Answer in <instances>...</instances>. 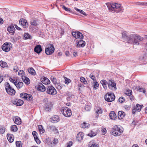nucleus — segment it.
<instances>
[{"label": "nucleus", "mask_w": 147, "mask_h": 147, "mask_svg": "<svg viewBox=\"0 0 147 147\" xmlns=\"http://www.w3.org/2000/svg\"><path fill=\"white\" fill-rule=\"evenodd\" d=\"M0 65L2 67H7V63L2 61H0Z\"/></svg>", "instance_id": "f704fd0d"}, {"label": "nucleus", "mask_w": 147, "mask_h": 147, "mask_svg": "<svg viewBox=\"0 0 147 147\" xmlns=\"http://www.w3.org/2000/svg\"><path fill=\"white\" fill-rule=\"evenodd\" d=\"M42 82L45 84H48L50 83V82L48 79L46 78H44L43 80H42Z\"/></svg>", "instance_id": "473e14b6"}, {"label": "nucleus", "mask_w": 147, "mask_h": 147, "mask_svg": "<svg viewBox=\"0 0 147 147\" xmlns=\"http://www.w3.org/2000/svg\"><path fill=\"white\" fill-rule=\"evenodd\" d=\"M96 113V116L98 117L99 114H101L102 113V110L101 108L98 107L96 109H95Z\"/></svg>", "instance_id": "c85d7f7f"}, {"label": "nucleus", "mask_w": 147, "mask_h": 147, "mask_svg": "<svg viewBox=\"0 0 147 147\" xmlns=\"http://www.w3.org/2000/svg\"><path fill=\"white\" fill-rule=\"evenodd\" d=\"M99 131V129L96 130V131H95L94 129L91 130L90 132L87 135L91 137H93L96 136L97 133Z\"/></svg>", "instance_id": "aec40b11"}, {"label": "nucleus", "mask_w": 147, "mask_h": 147, "mask_svg": "<svg viewBox=\"0 0 147 147\" xmlns=\"http://www.w3.org/2000/svg\"><path fill=\"white\" fill-rule=\"evenodd\" d=\"M37 89L38 90L43 92L46 90V88L45 86L41 83H39L38 85L36 86Z\"/></svg>", "instance_id": "2eb2a0df"}, {"label": "nucleus", "mask_w": 147, "mask_h": 147, "mask_svg": "<svg viewBox=\"0 0 147 147\" xmlns=\"http://www.w3.org/2000/svg\"><path fill=\"white\" fill-rule=\"evenodd\" d=\"M123 9L121 7H120L119 9H118L117 10H116V13H118L119 12H123Z\"/></svg>", "instance_id": "0e129e2a"}, {"label": "nucleus", "mask_w": 147, "mask_h": 147, "mask_svg": "<svg viewBox=\"0 0 147 147\" xmlns=\"http://www.w3.org/2000/svg\"><path fill=\"white\" fill-rule=\"evenodd\" d=\"M110 118L112 119H115L116 118L117 116L115 112L112 111L110 112L109 114Z\"/></svg>", "instance_id": "bb28decb"}, {"label": "nucleus", "mask_w": 147, "mask_h": 147, "mask_svg": "<svg viewBox=\"0 0 147 147\" xmlns=\"http://www.w3.org/2000/svg\"><path fill=\"white\" fill-rule=\"evenodd\" d=\"M84 136V134L82 132L79 133L77 136V140L80 142H81L83 139Z\"/></svg>", "instance_id": "dca6fc26"}, {"label": "nucleus", "mask_w": 147, "mask_h": 147, "mask_svg": "<svg viewBox=\"0 0 147 147\" xmlns=\"http://www.w3.org/2000/svg\"><path fill=\"white\" fill-rule=\"evenodd\" d=\"M64 79L65 80V83L67 85H68L71 82L70 79L66 77H64Z\"/></svg>", "instance_id": "a18cd8bd"}, {"label": "nucleus", "mask_w": 147, "mask_h": 147, "mask_svg": "<svg viewBox=\"0 0 147 147\" xmlns=\"http://www.w3.org/2000/svg\"><path fill=\"white\" fill-rule=\"evenodd\" d=\"M72 34L76 38L82 39L83 38V34L79 32H72Z\"/></svg>", "instance_id": "ddd939ff"}, {"label": "nucleus", "mask_w": 147, "mask_h": 147, "mask_svg": "<svg viewBox=\"0 0 147 147\" xmlns=\"http://www.w3.org/2000/svg\"><path fill=\"white\" fill-rule=\"evenodd\" d=\"M122 34L123 40L125 41V42L129 43L130 40V36H129L125 31L123 32Z\"/></svg>", "instance_id": "9b49d317"}, {"label": "nucleus", "mask_w": 147, "mask_h": 147, "mask_svg": "<svg viewBox=\"0 0 147 147\" xmlns=\"http://www.w3.org/2000/svg\"><path fill=\"white\" fill-rule=\"evenodd\" d=\"M5 89L7 92L11 95H14L16 93L14 89L11 87L9 84L6 83L5 84Z\"/></svg>", "instance_id": "20e7f679"}, {"label": "nucleus", "mask_w": 147, "mask_h": 147, "mask_svg": "<svg viewBox=\"0 0 147 147\" xmlns=\"http://www.w3.org/2000/svg\"><path fill=\"white\" fill-rule=\"evenodd\" d=\"M112 131V134L115 136H119L123 132V131L117 126L113 128Z\"/></svg>", "instance_id": "423d86ee"}, {"label": "nucleus", "mask_w": 147, "mask_h": 147, "mask_svg": "<svg viewBox=\"0 0 147 147\" xmlns=\"http://www.w3.org/2000/svg\"><path fill=\"white\" fill-rule=\"evenodd\" d=\"M5 130L4 129L2 128L0 129V132L1 134H3L5 132Z\"/></svg>", "instance_id": "774afa93"}, {"label": "nucleus", "mask_w": 147, "mask_h": 147, "mask_svg": "<svg viewBox=\"0 0 147 147\" xmlns=\"http://www.w3.org/2000/svg\"><path fill=\"white\" fill-rule=\"evenodd\" d=\"M20 24L24 28H26L27 24V21L24 19H20L19 21Z\"/></svg>", "instance_id": "4be33fe9"}, {"label": "nucleus", "mask_w": 147, "mask_h": 147, "mask_svg": "<svg viewBox=\"0 0 147 147\" xmlns=\"http://www.w3.org/2000/svg\"><path fill=\"white\" fill-rule=\"evenodd\" d=\"M12 119L14 122L17 125H20L21 123V119L18 116H14L13 117Z\"/></svg>", "instance_id": "f3484780"}, {"label": "nucleus", "mask_w": 147, "mask_h": 147, "mask_svg": "<svg viewBox=\"0 0 147 147\" xmlns=\"http://www.w3.org/2000/svg\"><path fill=\"white\" fill-rule=\"evenodd\" d=\"M7 137L10 142L11 143L13 141L14 137L13 134H7Z\"/></svg>", "instance_id": "393cba45"}, {"label": "nucleus", "mask_w": 147, "mask_h": 147, "mask_svg": "<svg viewBox=\"0 0 147 147\" xmlns=\"http://www.w3.org/2000/svg\"><path fill=\"white\" fill-rule=\"evenodd\" d=\"M109 88L112 90H115L117 89L116 84L113 80H110L108 84Z\"/></svg>", "instance_id": "9d476101"}, {"label": "nucleus", "mask_w": 147, "mask_h": 147, "mask_svg": "<svg viewBox=\"0 0 147 147\" xmlns=\"http://www.w3.org/2000/svg\"><path fill=\"white\" fill-rule=\"evenodd\" d=\"M49 127L51 131H57V129L56 128V127L54 126H50Z\"/></svg>", "instance_id": "79ce46f5"}, {"label": "nucleus", "mask_w": 147, "mask_h": 147, "mask_svg": "<svg viewBox=\"0 0 147 147\" xmlns=\"http://www.w3.org/2000/svg\"><path fill=\"white\" fill-rule=\"evenodd\" d=\"M89 77L93 80L94 82L96 81L95 77L94 76V75H93V74H90L89 76Z\"/></svg>", "instance_id": "603ef678"}, {"label": "nucleus", "mask_w": 147, "mask_h": 147, "mask_svg": "<svg viewBox=\"0 0 147 147\" xmlns=\"http://www.w3.org/2000/svg\"><path fill=\"white\" fill-rule=\"evenodd\" d=\"M55 84L57 89L60 90L62 88V86L60 84L57 83Z\"/></svg>", "instance_id": "8fccbe9b"}, {"label": "nucleus", "mask_w": 147, "mask_h": 147, "mask_svg": "<svg viewBox=\"0 0 147 147\" xmlns=\"http://www.w3.org/2000/svg\"><path fill=\"white\" fill-rule=\"evenodd\" d=\"M125 94L127 96H130L132 94V91L129 90H127L125 92Z\"/></svg>", "instance_id": "c03bdc74"}, {"label": "nucleus", "mask_w": 147, "mask_h": 147, "mask_svg": "<svg viewBox=\"0 0 147 147\" xmlns=\"http://www.w3.org/2000/svg\"><path fill=\"white\" fill-rule=\"evenodd\" d=\"M79 12L81 14L84 15V16H86V13L83 10H80Z\"/></svg>", "instance_id": "338daca9"}, {"label": "nucleus", "mask_w": 147, "mask_h": 147, "mask_svg": "<svg viewBox=\"0 0 147 147\" xmlns=\"http://www.w3.org/2000/svg\"><path fill=\"white\" fill-rule=\"evenodd\" d=\"M32 134L34 138H36L38 137L37 136L38 135V134L36 132V131H34L32 132Z\"/></svg>", "instance_id": "864d4df0"}, {"label": "nucleus", "mask_w": 147, "mask_h": 147, "mask_svg": "<svg viewBox=\"0 0 147 147\" xmlns=\"http://www.w3.org/2000/svg\"><path fill=\"white\" fill-rule=\"evenodd\" d=\"M11 130L12 131H16L18 130L17 126L16 125H13L11 126Z\"/></svg>", "instance_id": "e433bc0d"}, {"label": "nucleus", "mask_w": 147, "mask_h": 147, "mask_svg": "<svg viewBox=\"0 0 147 147\" xmlns=\"http://www.w3.org/2000/svg\"><path fill=\"white\" fill-rule=\"evenodd\" d=\"M39 130L40 133L42 134L45 132V129L42 125H39L38 126Z\"/></svg>", "instance_id": "ea45409f"}, {"label": "nucleus", "mask_w": 147, "mask_h": 147, "mask_svg": "<svg viewBox=\"0 0 147 147\" xmlns=\"http://www.w3.org/2000/svg\"><path fill=\"white\" fill-rule=\"evenodd\" d=\"M28 70L30 74L33 75H35L36 74L35 71L33 68H28Z\"/></svg>", "instance_id": "2f4dec72"}, {"label": "nucleus", "mask_w": 147, "mask_h": 147, "mask_svg": "<svg viewBox=\"0 0 147 147\" xmlns=\"http://www.w3.org/2000/svg\"><path fill=\"white\" fill-rule=\"evenodd\" d=\"M47 92L49 94L53 95L56 94L57 92L56 90L53 86L50 85L47 87Z\"/></svg>", "instance_id": "0eeeda50"}, {"label": "nucleus", "mask_w": 147, "mask_h": 147, "mask_svg": "<svg viewBox=\"0 0 147 147\" xmlns=\"http://www.w3.org/2000/svg\"><path fill=\"white\" fill-rule=\"evenodd\" d=\"M85 110L87 111H89L91 109V107L89 105H87L85 107Z\"/></svg>", "instance_id": "6e6d98bb"}, {"label": "nucleus", "mask_w": 147, "mask_h": 147, "mask_svg": "<svg viewBox=\"0 0 147 147\" xmlns=\"http://www.w3.org/2000/svg\"><path fill=\"white\" fill-rule=\"evenodd\" d=\"M143 107L142 105H140L138 104L136 105L135 108L134 107V109L132 110V113L133 114L135 113L136 111L140 112L141 109Z\"/></svg>", "instance_id": "4468645a"}, {"label": "nucleus", "mask_w": 147, "mask_h": 147, "mask_svg": "<svg viewBox=\"0 0 147 147\" xmlns=\"http://www.w3.org/2000/svg\"><path fill=\"white\" fill-rule=\"evenodd\" d=\"M143 38L139 35H130V40L129 43L138 45L139 42L143 40Z\"/></svg>", "instance_id": "f257e3e1"}, {"label": "nucleus", "mask_w": 147, "mask_h": 147, "mask_svg": "<svg viewBox=\"0 0 147 147\" xmlns=\"http://www.w3.org/2000/svg\"><path fill=\"white\" fill-rule=\"evenodd\" d=\"M26 94V93H22L20 94V96L21 98L25 99Z\"/></svg>", "instance_id": "13d9d810"}, {"label": "nucleus", "mask_w": 147, "mask_h": 147, "mask_svg": "<svg viewBox=\"0 0 147 147\" xmlns=\"http://www.w3.org/2000/svg\"><path fill=\"white\" fill-rule=\"evenodd\" d=\"M7 30L11 35H13L14 33L15 28L14 26H11L7 28Z\"/></svg>", "instance_id": "b1692460"}, {"label": "nucleus", "mask_w": 147, "mask_h": 147, "mask_svg": "<svg viewBox=\"0 0 147 147\" xmlns=\"http://www.w3.org/2000/svg\"><path fill=\"white\" fill-rule=\"evenodd\" d=\"M61 111L64 116L66 117H69L72 115L71 110L66 107L62 108Z\"/></svg>", "instance_id": "f03ea898"}, {"label": "nucleus", "mask_w": 147, "mask_h": 147, "mask_svg": "<svg viewBox=\"0 0 147 147\" xmlns=\"http://www.w3.org/2000/svg\"><path fill=\"white\" fill-rule=\"evenodd\" d=\"M61 8L63 9H64L65 11H68L69 12H71V11L70 9L66 7L64 5H62L61 6Z\"/></svg>", "instance_id": "de8ad7c7"}, {"label": "nucleus", "mask_w": 147, "mask_h": 147, "mask_svg": "<svg viewBox=\"0 0 147 147\" xmlns=\"http://www.w3.org/2000/svg\"><path fill=\"white\" fill-rule=\"evenodd\" d=\"M88 145L89 147H98L97 146V144L92 141L90 142Z\"/></svg>", "instance_id": "4c0bfd02"}, {"label": "nucleus", "mask_w": 147, "mask_h": 147, "mask_svg": "<svg viewBox=\"0 0 147 147\" xmlns=\"http://www.w3.org/2000/svg\"><path fill=\"white\" fill-rule=\"evenodd\" d=\"M124 100V98L123 97H120L119 99V101L120 102L122 103Z\"/></svg>", "instance_id": "bf43d9fd"}, {"label": "nucleus", "mask_w": 147, "mask_h": 147, "mask_svg": "<svg viewBox=\"0 0 147 147\" xmlns=\"http://www.w3.org/2000/svg\"><path fill=\"white\" fill-rule=\"evenodd\" d=\"M90 125L88 123H86L84 122L81 125V127L83 128H88L89 127Z\"/></svg>", "instance_id": "c9c22d12"}, {"label": "nucleus", "mask_w": 147, "mask_h": 147, "mask_svg": "<svg viewBox=\"0 0 147 147\" xmlns=\"http://www.w3.org/2000/svg\"><path fill=\"white\" fill-rule=\"evenodd\" d=\"M9 80L12 83H13L15 85L17 83V81H16L15 79H12L11 78H9Z\"/></svg>", "instance_id": "4d7b16f0"}, {"label": "nucleus", "mask_w": 147, "mask_h": 147, "mask_svg": "<svg viewBox=\"0 0 147 147\" xmlns=\"http://www.w3.org/2000/svg\"><path fill=\"white\" fill-rule=\"evenodd\" d=\"M22 80L26 84H29L30 83V81L28 78L25 76L22 77Z\"/></svg>", "instance_id": "cd10ccee"}, {"label": "nucleus", "mask_w": 147, "mask_h": 147, "mask_svg": "<svg viewBox=\"0 0 147 147\" xmlns=\"http://www.w3.org/2000/svg\"><path fill=\"white\" fill-rule=\"evenodd\" d=\"M51 80L52 82L54 84H56L57 82V80L56 78L54 77H51Z\"/></svg>", "instance_id": "09e8293b"}, {"label": "nucleus", "mask_w": 147, "mask_h": 147, "mask_svg": "<svg viewBox=\"0 0 147 147\" xmlns=\"http://www.w3.org/2000/svg\"><path fill=\"white\" fill-rule=\"evenodd\" d=\"M100 83L102 85L104 88L105 89L107 88V84H108V83L107 81L104 80H103L100 81Z\"/></svg>", "instance_id": "c756f323"}, {"label": "nucleus", "mask_w": 147, "mask_h": 147, "mask_svg": "<svg viewBox=\"0 0 147 147\" xmlns=\"http://www.w3.org/2000/svg\"><path fill=\"white\" fill-rule=\"evenodd\" d=\"M107 6L109 10L111 11H113L114 12H115L116 10L121 7L120 4L117 3L109 4Z\"/></svg>", "instance_id": "7ed1b4c3"}, {"label": "nucleus", "mask_w": 147, "mask_h": 147, "mask_svg": "<svg viewBox=\"0 0 147 147\" xmlns=\"http://www.w3.org/2000/svg\"><path fill=\"white\" fill-rule=\"evenodd\" d=\"M102 134L103 135H105L106 133L107 130L106 129L102 128L101 129Z\"/></svg>", "instance_id": "5fc2aeb1"}, {"label": "nucleus", "mask_w": 147, "mask_h": 147, "mask_svg": "<svg viewBox=\"0 0 147 147\" xmlns=\"http://www.w3.org/2000/svg\"><path fill=\"white\" fill-rule=\"evenodd\" d=\"M94 84L93 85V87L94 89H97L99 87V84L96 81L94 82Z\"/></svg>", "instance_id": "a19ab883"}, {"label": "nucleus", "mask_w": 147, "mask_h": 147, "mask_svg": "<svg viewBox=\"0 0 147 147\" xmlns=\"http://www.w3.org/2000/svg\"><path fill=\"white\" fill-rule=\"evenodd\" d=\"M125 113L122 111H119L118 113V117L119 119H122L124 117Z\"/></svg>", "instance_id": "a878e982"}, {"label": "nucleus", "mask_w": 147, "mask_h": 147, "mask_svg": "<svg viewBox=\"0 0 147 147\" xmlns=\"http://www.w3.org/2000/svg\"><path fill=\"white\" fill-rule=\"evenodd\" d=\"M12 103L13 104L18 106H20L22 105L24 103V101L23 100L15 98L12 100Z\"/></svg>", "instance_id": "f8f14e48"}, {"label": "nucleus", "mask_w": 147, "mask_h": 147, "mask_svg": "<svg viewBox=\"0 0 147 147\" xmlns=\"http://www.w3.org/2000/svg\"><path fill=\"white\" fill-rule=\"evenodd\" d=\"M24 37L26 39H31L32 38V37L28 33H26L24 34Z\"/></svg>", "instance_id": "37998d69"}, {"label": "nucleus", "mask_w": 147, "mask_h": 147, "mask_svg": "<svg viewBox=\"0 0 147 147\" xmlns=\"http://www.w3.org/2000/svg\"><path fill=\"white\" fill-rule=\"evenodd\" d=\"M24 71L22 70H20L19 71L18 73V74L19 75H23L24 73Z\"/></svg>", "instance_id": "e2e57ef3"}, {"label": "nucleus", "mask_w": 147, "mask_h": 147, "mask_svg": "<svg viewBox=\"0 0 147 147\" xmlns=\"http://www.w3.org/2000/svg\"><path fill=\"white\" fill-rule=\"evenodd\" d=\"M80 81L84 84H87V82L86 81L85 78L83 77H81L80 78Z\"/></svg>", "instance_id": "49530a36"}, {"label": "nucleus", "mask_w": 147, "mask_h": 147, "mask_svg": "<svg viewBox=\"0 0 147 147\" xmlns=\"http://www.w3.org/2000/svg\"><path fill=\"white\" fill-rule=\"evenodd\" d=\"M52 107V104L51 102H48L46 103L44 106V108L45 110L48 111H49L51 109Z\"/></svg>", "instance_id": "412c9836"}, {"label": "nucleus", "mask_w": 147, "mask_h": 147, "mask_svg": "<svg viewBox=\"0 0 147 147\" xmlns=\"http://www.w3.org/2000/svg\"><path fill=\"white\" fill-rule=\"evenodd\" d=\"M25 99L28 100H30L32 99V96L30 94L26 93Z\"/></svg>", "instance_id": "72a5a7b5"}, {"label": "nucleus", "mask_w": 147, "mask_h": 147, "mask_svg": "<svg viewBox=\"0 0 147 147\" xmlns=\"http://www.w3.org/2000/svg\"><path fill=\"white\" fill-rule=\"evenodd\" d=\"M16 144L17 147H22V146L21 142L20 141L16 142Z\"/></svg>", "instance_id": "3c124183"}, {"label": "nucleus", "mask_w": 147, "mask_h": 147, "mask_svg": "<svg viewBox=\"0 0 147 147\" xmlns=\"http://www.w3.org/2000/svg\"><path fill=\"white\" fill-rule=\"evenodd\" d=\"M85 42L83 40H79L77 42L76 45V47H84L85 45Z\"/></svg>", "instance_id": "6ab92c4d"}, {"label": "nucleus", "mask_w": 147, "mask_h": 147, "mask_svg": "<svg viewBox=\"0 0 147 147\" xmlns=\"http://www.w3.org/2000/svg\"><path fill=\"white\" fill-rule=\"evenodd\" d=\"M73 143L71 141H69L67 143V147H70L72 145Z\"/></svg>", "instance_id": "052dcab7"}, {"label": "nucleus", "mask_w": 147, "mask_h": 147, "mask_svg": "<svg viewBox=\"0 0 147 147\" xmlns=\"http://www.w3.org/2000/svg\"><path fill=\"white\" fill-rule=\"evenodd\" d=\"M11 45L10 43L9 44L7 42H5L2 46V49L4 51H9L11 48Z\"/></svg>", "instance_id": "1a4fd4ad"}, {"label": "nucleus", "mask_w": 147, "mask_h": 147, "mask_svg": "<svg viewBox=\"0 0 147 147\" xmlns=\"http://www.w3.org/2000/svg\"><path fill=\"white\" fill-rule=\"evenodd\" d=\"M34 139L35 141L38 144H39L40 143V141L38 139V137Z\"/></svg>", "instance_id": "680f3d73"}, {"label": "nucleus", "mask_w": 147, "mask_h": 147, "mask_svg": "<svg viewBox=\"0 0 147 147\" xmlns=\"http://www.w3.org/2000/svg\"><path fill=\"white\" fill-rule=\"evenodd\" d=\"M42 51L41 45H37L34 48V51L37 53H40Z\"/></svg>", "instance_id": "5701e85b"}, {"label": "nucleus", "mask_w": 147, "mask_h": 147, "mask_svg": "<svg viewBox=\"0 0 147 147\" xmlns=\"http://www.w3.org/2000/svg\"><path fill=\"white\" fill-rule=\"evenodd\" d=\"M19 70V68L16 66H15L13 68V70L15 72H17Z\"/></svg>", "instance_id": "69168bd1"}, {"label": "nucleus", "mask_w": 147, "mask_h": 147, "mask_svg": "<svg viewBox=\"0 0 147 147\" xmlns=\"http://www.w3.org/2000/svg\"><path fill=\"white\" fill-rule=\"evenodd\" d=\"M54 50L55 48L53 45L49 44L45 48V53L47 55H51L53 53Z\"/></svg>", "instance_id": "39448f33"}, {"label": "nucleus", "mask_w": 147, "mask_h": 147, "mask_svg": "<svg viewBox=\"0 0 147 147\" xmlns=\"http://www.w3.org/2000/svg\"><path fill=\"white\" fill-rule=\"evenodd\" d=\"M50 121L53 123H57L59 121V117L58 115H55L50 119Z\"/></svg>", "instance_id": "a211bd4d"}, {"label": "nucleus", "mask_w": 147, "mask_h": 147, "mask_svg": "<svg viewBox=\"0 0 147 147\" xmlns=\"http://www.w3.org/2000/svg\"><path fill=\"white\" fill-rule=\"evenodd\" d=\"M105 100L109 102L113 101L115 98V95L113 94L107 93L105 95Z\"/></svg>", "instance_id": "6e6552de"}, {"label": "nucleus", "mask_w": 147, "mask_h": 147, "mask_svg": "<svg viewBox=\"0 0 147 147\" xmlns=\"http://www.w3.org/2000/svg\"><path fill=\"white\" fill-rule=\"evenodd\" d=\"M137 90L141 92H143L144 93H145L146 92V90L143 88L142 87H140V86L138 87Z\"/></svg>", "instance_id": "58836bf2"}, {"label": "nucleus", "mask_w": 147, "mask_h": 147, "mask_svg": "<svg viewBox=\"0 0 147 147\" xmlns=\"http://www.w3.org/2000/svg\"><path fill=\"white\" fill-rule=\"evenodd\" d=\"M18 88H20L22 87L23 85V83L22 82H18L17 81V83L15 84Z\"/></svg>", "instance_id": "7c9ffc66"}]
</instances>
